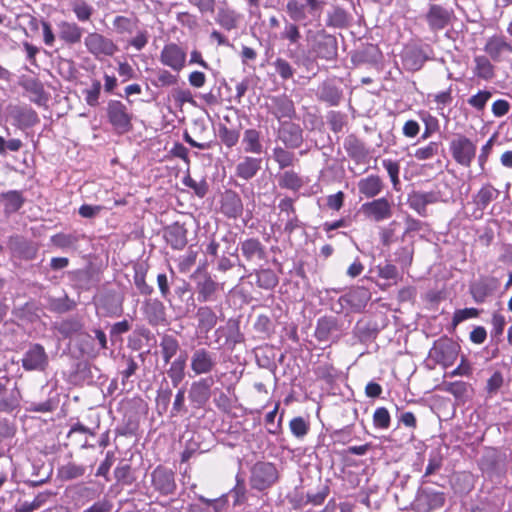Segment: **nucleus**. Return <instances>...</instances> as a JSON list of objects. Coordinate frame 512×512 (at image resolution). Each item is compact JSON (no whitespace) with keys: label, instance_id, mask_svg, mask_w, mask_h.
<instances>
[{"label":"nucleus","instance_id":"obj_41","mask_svg":"<svg viewBox=\"0 0 512 512\" xmlns=\"http://www.w3.org/2000/svg\"><path fill=\"white\" fill-rule=\"evenodd\" d=\"M440 389L452 394L457 399H462L467 393L468 385L464 381L443 382Z\"/></svg>","mask_w":512,"mask_h":512},{"label":"nucleus","instance_id":"obj_34","mask_svg":"<svg viewBox=\"0 0 512 512\" xmlns=\"http://www.w3.org/2000/svg\"><path fill=\"white\" fill-rule=\"evenodd\" d=\"M185 367H186V358L182 357V356L178 357L171 363V365L167 371V374H168L169 378L171 379L172 385L174 387H177L184 379Z\"/></svg>","mask_w":512,"mask_h":512},{"label":"nucleus","instance_id":"obj_28","mask_svg":"<svg viewBox=\"0 0 512 512\" xmlns=\"http://www.w3.org/2000/svg\"><path fill=\"white\" fill-rule=\"evenodd\" d=\"M242 145L246 153L261 154L263 152V144L260 132L252 128L245 130Z\"/></svg>","mask_w":512,"mask_h":512},{"label":"nucleus","instance_id":"obj_31","mask_svg":"<svg viewBox=\"0 0 512 512\" xmlns=\"http://www.w3.org/2000/svg\"><path fill=\"white\" fill-rule=\"evenodd\" d=\"M0 202L4 206L6 214L17 212L24 203V197L20 191L11 190L0 194Z\"/></svg>","mask_w":512,"mask_h":512},{"label":"nucleus","instance_id":"obj_23","mask_svg":"<svg viewBox=\"0 0 512 512\" xmlns=\"http://www.w3.org/2000/svg\"><path fill=\"white\" fill-rule=\"evenodd\" d=\"M221 211L229 218H237L242 214L241 198L234 192H226L221 203Z\"/></svg>","mask_w":512,"mask_h":512},{"label":"nucleus","instance_id":"obj_60","mask_svg":"<svg viewBox=\"0 0 512 512\" xmlns=\"http://www.w3.org/2000/svg\"><path fill=\"white\" fill-rule=\"evenodd\" d=\"M290 429L294 436L301 438L307 434L308 425L302 417H296L290 421Z\"/></svg>","mask_w":512,"mask_h":512},{"label":"nucleus","instance_id":"obj_57","mask_svg":"<svg viewBox=\"0 0 512 512\" xmlns=\"http://www.w3.org/2000/svg\"><path fill=\"white\" fill-rule=\"evenodd\" d=\"M100 91H101V83L97 80H95L92 83L91 88L86 89L84 91L85 101L89 106L95 107L98 105Z\"/></svg>","mask_w":512,"mask_h":512},{"label":"nucleus","instance_id":"obj_27","mask_svg":"<svg viewBox=\"0 0 512 512\" xmlns=\"http://www.w3.org/2000/svg\"><path fill=\"white\" fill-rule=\"evenodd\" d=\"M187 231L178 224L169 227L166 230L165 238L167 243L176 250H182L187 244Z\"/></svg>","mask_w":512,"mask_h":512},{"label":"nucleus","instance_id":"obj_47","mask_svg":"<svg viewBox=\"0 0 512 512\" xmlns=\"http://www.w3.org/2000/svg\"><path fill=\"white\" fill-rule=\"evenodd\" d=\"M286 11L293 21H301L306 18L305 6L297 0H289L286 4Z\"/></svg>","mask_w":512,"mask_h":512},{"label":"nucleus","instance_id":"obj_8","mask_svg":"<svg viewBox=\"0 0 512 512\" xmlns=\"http://www.w3.org/2000/svg\"><path fill=\"white\" fill-rule=\"evenodd\" d=\"M186 51L175 43L164 45L160 52V62L175 72H180L186 64Z\"/></svg>","mask_w":512,"mask_h":512},{"label":"nucleus","instance_id":"obj_24","mask_svg":"<svg viewBox=\"0 0 512 512\" xmlns=\"http://www.w3.org/2000/svg\"><path fill=\"white\" fill-rule=\"evenodd\" d=\"M261 159L246 156L236 166V175L244 180L253 178L261 169Z\"/></svg>","mask_w":512,"mask_h":512},{"label":"nucleus","instance_id":"obj_45","mask_svg":"<svg viewBox=\"0 0 512 512\" xmlns=\"http://www.w3.org/2000/svg\"><path fill=\"white\" fill-rule=\"evenodd\" d=\"M218 136L225 146L231 148L238 143L240 135L239 131L229 129L224 125H220L218 130Z\"/></svg>","mask_w":512,"mask_h":512},{"label":"nucleus","instance_id":"obj_55","mask_svg":"<svg viewBox=\"0 0 512 512\" xmlns=\"http://www.w3.org/2000/svg\"><path fill=\"white\" fill-rule=\"evenodd\" d=\"M383 167L386 169L390 180L394 187H396L400 180H399V172H400V165L397 161H393L391 159H384L382 161Z\"/></svg>","mask_w":512,"mask_h":512},{"label":"nucleus","instance_id":"obj_46","mask_svg":"<svg viewBox=\"0 0 512 512\" xmlns=\"http://www.w3.org/2000/svg\"><path fill=\"white\" fill-rule=\"evenodd\" d=\"M345 149L348 154L356 160H361L366 156L367 153L363 144L352 137L346 140Z\"/></svg>","mask_w":512,"mask_h":512},{"label":"nucleus","instance_id":"obj_18","mask_svg":"<svg viewBox=\"0 0 512 512\" xmlns=\"http://www.w3.org/2000/svg\"><path fill=\"white\" fill-rule=\"evenodd\" d=\"M144 314L151 325L166 324V309L158 299H148L144 302Z\"/></svg>","mask_w":512,"mask_h":512},{"label":"nucleus","instance_id":"obj_6","mask_svg":"<svg viewBox=\"0 0 512 512\" xmlns=\"http://www.w3.org/2000/svg\"><path fill=\"white\" fill-rule=\"evenodd\" d=\"M460 346L451 339H440L434 344L431 355L440 364L445 367L451 366L456 361Z\"/></svg>","mask_w":512,"mask_h":512},{"label":"nucleus","instance_id":"obj_64","mask_svg":"<svg viewBox=\"0 0 512 512\" xmlns=\"http://www.w3.org/2000/svg\"><path fill=\"white\" fill-rule=\"evenodd\" d=\"M328 124L334 132H340L345 125V116L340 112L332 111L328 114Z\"/></svg>","mask_w":512,"mask_h":512},{"label":"nucleus","instance_id":"obj_52","mask_svg":"<svg viewBox=\"0 0 512 512\" xmlns=\"http://www.w3.org/2000/svg\"><path fill=\"white\" fill-rule=\"evenodd\" d=\"M178 76L172 74L168 70L161 69L157 72V80L153 83L157 87H168L176 85Z\"/></svg>","mask_w":512,"mask_h":512},{"label":"nucleus","instance_id":"obj_16","mask_svg":"<svg viewBox=\"0 0 512 512\" xmlns=\"http://www.w3.org/2000/svg\"><path fill=\"white\" fill-rule=\"evenodd\" d=\"M452 16V10L433 4L426 14V20L431 30L438 31L444 29L450 23Z\"/></svg>","mask_w":512,"mask_h":512},{"label":"nucleus","instance_id":"obj_58","mask_svg":"<svg viewBox=\"0 0 512 512\" xmlns=\"http://www.w3.org/2000/svg\"><path fill=\"white\" fill-rule=\"evenodd\" d=\"M479 315V310L476 308H464L456 310L452 319V323L454 326H457L459 323L471 319L476 318Z\"/></svg>","mask_w":512,"mask_h":512},{"label":"nucleus","instance_id":"obj_37","mask_svg":"<svg viewBox=\"0 0 512 512\" xmlns=\"http://www.w3.org/2000/svg\"><path fill=\"white\" fill-rule=\"evenodd\" d=\"M52 493L49 491L39 493L32 501H24L20 504L19 512H34L44 506Z\"/></svg>","mask_w":512,"mask_h":512},{"label":"nucleus","instance_id":"obj_30","mask_svg":"<svg viewBox=\"0 0 512 512\" xmlns=\"http://www.w3.org/2000/svg\"><path fill=\"white\" fill-rule=\"evenodd\" d=\"M241 252L248 260H262L265 258V248L258 239L250 238L241 243Z\"/></svg>","mask_w":512,"mask_h":512},{"label":"nucleus","instance_id":"obj_12","mask_svg":"<svg viewBox=\"0 0 512 512\" xmlns=\"http://www.w3.org/2000/svg\"><path fill=\"white\" fill-rule=\"evenodd\" d=\"M48 365V356L40 344L32 345L22 358V367L26 371H43Z\"/></svg>","mask_w":512,"mask_h":512},{"label":"nucleus","instance_id":"obj_10","mask_svg":"<svg viewBox=\"0 0 512 512\" xmlns=\"http://www.w3.org/2000/svg\"><path fill=\"white\" fill-rule=\"evenodd\" d=\"M217 365L216 356L205 348L196 349L190 359V368L195 375L211 373Z\"/></svg>","mask_w":512,"mask_h":512},{"label":"nucleus","instance_id":"obj_48","mask_svg":"<svg viewBox=\"0 0 512 512\" xmlns=\"http://www.w3.org/2000/svg\"><path fill=\"white\" fill-rule=\"evenodd\" d=\"M390 413L385 407H379L374 411L373 424L378 429H388L390 426Z\"/></svg>","mask_w":512,"mask_h":512},{"label":"nucleus","instance_id":"obj_50","mask_svg":"<svg viewBox=\"0 0 512 512\" xmlns=\"http://www.w3.org/2000/svg\"><path fill=\"white\" fill-rule=\"evenodd\" d=\"M281 38L288 40L290 44H297L301 38L299 27L295 23L286 21Z\"/></svg>","mask_w":512,"mask_h":512},{"label":"nucleus","instance_id":"obj_1","mask_svg":"<svg viewBox=\"0 0 512 512\" xmlns=\"http://www.w3.org/2000/svg\"><path fill=\"white\" fill-rule=\"evenodd\" d=\"M449 149L453 159L464 167H469L476 156V145L464 135L452 139Z\"/></svg>","mask_w":512,"mask_h":512},{"label":"nucleus","instance_id":"obj_59","mask_svg":"<svg viewBox=\"0 0 512 512\" xmlns=\"http://www.w3.org/2000/svg\"><path fill=\"white\" fill-rule=\"evenodd\" d=\"M491 93L489 91H479L477 94L471 96L468 99V103L470 106L477 110H482L487 101L490 99Z\"/></svg>","mask_w":512,"mask_h":512},{"label":"nucleus","instance_id":"obj_21","mask_svg":"<svg viewBox=\"0 0 512 512\" xmlns=\"http://www.w3.org/2000/svg\"><path fill=\"white\" fill-rule=\"evenodd\" d=\"M359 193L366 198H374L378 196L384 187L382 179L378 175H369L358 181Z\"/></svg>","mask_w":512,"mask_h":512},{"label":"nucleus","instance_id":"obj_15","mask_svg":"<svg viewBox=\"0 0 512 512\" xmlns=\"http://www.w3.org/2000/svg\"><path fill=\"white\" fill-rule=\"evenodd\" d=\"M151 480L153 487L161 494H172L176 489L174 473L167 468L158 466L151 473Z\"/></svg>","mask_w":512,"mask_h":512},{"label":"nucleus","instance_id":"obj_53","mask_svg":"<svg viewBox=\"0 0 512 512\" xmlns=\"http://www.w3.org/2000/svg\"><path fill=\"white\" fill-rule=\"evenodd\" d=\"M85 473V468L76 463H68L60 468V474L66 479H74L82 476Z\"/></svg>","mask_w":512,"mask_h":512},{"label":"nucleus","instance_id":"obj_62","mask_svg":"<svg viewBox=\"0 0 512 512\" xmlns=\"http://www.w3.org/2000/svg\"><path fill=\"white\" fill-rule=\"evenodd\" d=\"M433 98L436 103L437 110H443L447 105L452 103V88L449 87L447 90L433 95Z\"/></svg>","mask_w":512,"mask_h":512},{"label":"nucleus","instance_id":"obj_13","mask_svg":"<svg viewBox=\"0 0 512 512\" xmlns=\"http://www.w3.org/2000/svg\"><path fill=\"white\" fill-rule=\"evenodd\" d=\"M213 380L211 378H200L191 384L189 390V399L197 408L204 407L210 397Z\"/></svg>","mask_w":512,"mask_h":512},{"label":"nucleus","instance_id":"obj_61","mask_svg":"<svg viewBox=\"0 0 512 512\" xmlns=\"http://www.w3.org/2000/svg\"><path fill=\"white\" fill-rule=\"evenodd\" d=\"M378 276L385 280H394L398 278V269L395 265L386 263L385 265H379L377 267Z\"/></svg>","mask_w":512,"mask_h":512},{"label":"nucleus","instance_id":"obj_11","mask_svg":"<svg viewBox=\"0 0 512 512\" xmlns=\"http://www.w3.org/2000/svg\"><path fill=\"white\" fill-rule=\"evenodd\" d=\"M499 286V280L495 277H480L471 283L469 291L476 303H483L496 292Z\"/></svg>","mask_w":512,"mask_h":512},{"label":"nucleus","instance_id":"obj_35","mask_svg":"<svg viewBox=\"0 0 512 512\" xmlns=\"http://www.w3.org/2000/svg\"><path fill=\"white\" fill-rule=\"evenodd\" d=\"M279 185L282 188L298 191L304 185V181L296 172L290 170L280 175Z\"/></svg>","mask_w":512,"mask_h":512},{"label":"nucleus","instance_id":"obj_49","mask_svg":"<svg viewBox=\"0 0 512 512\" xmlns=\"http://www.w3.org/2000/svg\"><path fill=\"white\" fill-rule=\"evenodd\" d=\"M216 290V283L210 279L205 278L198 283V299L200 301H207Z\"/></svg>","mask_w":512,"mask_h":512},{"label":"nucleus","instance_id":"obj_14","mask_svg":"<svg viewBox=\"0 0 512 512\" xmlns=\"http://www.w3.org/2000/svg\"><path fill=\"white\" fill-rule=\"evenodd\" d=\"M8 116L13 120V124L20 129L34 126L38 122L37 113L31 108L9 105L7 107Z\"/></svg>","mask_w":512,"mask_h":512},{"label":"nucleus","instance_id":"obj_2","mask_svg":"<svg viewBox=\"0 0 512 512\" xmlns=\"http://www.w3.org/2000/svg\"><path fill=\"white\" fill-rule=\"evenodd\" d=\"M109 122L118 133H125L131 129V115L127 107L118 100H111L107 105Z\"/></svg>","mask_w":512,"mask_h":512},{"label":"nucleus","instance_id":"obj_51","mask_svg":"<svg viewBox=\"0 0 512 512\" xmlns=\"http://www.w3.org/2000/svg\"><path fill=\"white\" fill-rule=\"evenodd\" d=\"M134 33L136 34L128 41V45L141 51L149 41V33L146 29H139V27Z\"/></svg>","mask_w":512,"mask_h":512},{"label":"nucleus","instance_id":"obj_63","mask_svg":"<svg viewBox=\"0 0 512 512\" xmlns=\"http://www.w3.org/2000/svg\"><path fill=\"white\" fill-rule=\"evenodd\" d=\"M492 330L491 335L493 337H499L503 334L506 325L505 317L500 313H494L491 319Z\"/></svg>","mask_w":512,"mask_h":512},{"label":"nucleus","instance_id":"obj_17","mask_svg":"<svg viewBox=\"0 0 512 512\" xmlns=\"http://www.w3.org/2000/svg\"><path fill=\"white\" fill-rule=\"evenodd\" d=\"M279 139L288 148H298L303 142L302 129L297 124L283 122L279 129Z\"/></svg>","mask_w":512,"mask_h":512},{"label":"nucleus","instance_id":"obj_42","mask_svg":"<svg viewBox=\"0 0 512 512\" xmlns=\"http://www.w3.org/2000/svg\"><path fill=\"white\" fill-rule=\"evenodd\" d=\"M72 10L75 13L77 19L81 22L88 21L93 14V7L84 0H76L72 4Z\"/></svg>","mask_w":512,"mask_h":512},{"label":"nucleus","instance_id":"obj_19","mask_svg":"<svg viewBox=\"0 0 512 512\" xmlns=\"http://www.w3.org/2000/svg\"><path fill=\"white\" fill-rule=\"evenodd\" d=\"M484 51L492 60L498 62L503 54L512 52V45L503 36H492L487 40Z\"/></svg>","mask_w":512,"mask_h":512},{"label":"nucleus","instance_id":"obj_36","mask_svg":"<svg viewBox=\"0 0 512 512\" xmlns=\"http://www.w3.org/2000/svg\"><path fill=\"white\" fill-rule=\"evenodd\" d=\"M348 13L340 7H333L327 14V25L342 28L348 25Z\"/></svg>","mask_w":512,"mask_h":512},{"label":"nucleus","instance_id":"obj_33","mask_svg":"<svg viewBox=\"0 0 512 512\" xmlns=\"http://www.w3.org/2000/svg\"><path fill=\"white\" fill-rule=\"evenodd\" d=\"M474 62L475 76L484 80H490L494 77V66L486 56H476Z\"/></svg>","mask_w":512,"mask_h":512},{"label":"nucleus","instance_id":"obj_43","mask_svg":"<svg viewBox=\"0 0 512 512\" xmlns=\"http://www.w3.org/2000/svg\"><path fill=\"white\" fill-rule=\"evenodd\" d=\"M257 283L264 289H272L278 284V277L270 269H262L257 273Z\"/></svg>","mask_w":512,"mask_h":512},{"label":"nucleus","instance_id":"obj_56","mask_svg":"<svg viewBox=\"0 0 512 512\" xmlns=\"http://www.w3.org/2000/svg\"><path fill=\"white\" fill-rule=\"evenodd\" d=\"M273 65L275 67V71L284 80L289 79L294 75V69L289 62L283 58H277Z\"/></svg>","mask_w":512,"mask_h":512},{"label":"nucleus","instance_id":"obj_54","mask_svg":"<svg viewBox=\"0 0 512 512\" xmlns=\"http://www.w3.org/2000/svg\"><path fill=\"white\" fill-rule=\"evenodd\" d=\"M439 144L437 142H430L427 146L418 148L414 157L417 160H429L432 159L438 153Z\"/></svg>","mask_w":512,"mask_h":512},{"label":"nucleus","instance_id":"obj_39","mask_svg":"<svg viewBox=\"0 0 512 512\" xmlns=\"http://www.w3.org/2000/svg\"><path fill=\"white\" fill-rule=\"evenodd\" d=\"M161 353L165 363H168L172 357H174L179 349L178 341L172 336H165L162 338Z\"/></svg>","mask_w":512,"mask_h":512},{"label":"nucleus","instance_id":"obj_4","mask_svg":"<svg viewBox=\"0 0 512 512\" xmlns=\"http://www.w3.org/2000/svg\"><path fill=\"white\" fill-rule=\"evenodd\" d=\"M277 478V469L272 463L259 462L252 469L251 484L255 489L264 490L274 484Z\"/></svg>","mask_w":512,"mask_h":512},{"label":"nucleus","instance_id":"obj_7","mask_svg":"<svg viewBox=\"0 0 512 512\" xmlns=\"http://www.w3.org/2000/svg\"><path fill=\"white\" fill-rule=\"evenodd\" d=\"M341 335L342 331L335 317L324 316L317 320L314 336L319 342H336Z\"/></svg>","mask_w":512,"mask_h":512},{"label":"nucleus","instance_id":"obj_3","mask_svg":"<svg viewBox=\"0 0 512 512\" xmlns=\"http://www.w3.org/2000/svg\"><path fill=\"white\" fill-rule=\"evenodd\" d=\"M84 43L87 50L96 58L113 56L118 51V47L113 40L96 32L89 33L85 37Z\"/></svg>","mask_w":512,"mask_h":512},{"label":"nucleus","instance_id":"obj_9","mask_svg":"<svg viewBox=\"0 0 512 512\" xmlns=\"http://www.w3.org/2000/svg\"><path fill=\"white\" fill-rule=\"evenodd\" d=\"M445 495L433 489H420L415 499V506L419 512H433L444 506Z\"/></svg>","mask_w":512,"mask_h":512},{"label":"nucleus","instance_id":"obj_5","mask_svg":"<svg viewBox=\"0 0 512 512\" xmlns=\"http://www.w3.org/2000/svg\"><path fill=\"white\" fill-rule=\"evenodd\" d=\"M360 211L367 219L381 222L392 216V203L382 197L362 204Z\"/></svg>","mask_w":512,"mask_h":512},{"label":"nucleus","instance_id":"obj_20","mask_svg":"<svg viewBox=\"0 0 512 512\" xmlns=\"http://www.w3.org/2000/svg\"><path fill=\"white\" fill-rule=\"evenodd\" d=\"M438 201V195L435 192L415 191L409 195L408 204L419 215L426 216V206Z\"/></svg>","mask_w":512,"mask_h":512},{"label":"nucleus","instance_id":"obj_40","mask_svg":"<svg viewBox=\"0 0 512 512\" xmlns=\"http://www.w3.org/2000/svg\"><path fill=\"white\" fill-rule=\"evenodd\" d=\"M317 55L324 59H332L336 55V41L328 36L317 44Z\"/></svg>","mask_w":512,"mask_h":512},{"label":"nucleus","instance_id":"obj_44","mask_svg":"<svg viewBox=\"0 0 512 512\" xmlns=\"http://www.w3.org/2000/svg\"><path fill=\"white\" fill-rule=\"evenodd\" d=\"M273 159L278 163L281 169H284L293 165L295 156L292 152H289L282 147H275L273 149Z\"/></svg>","mask_w":512,"mask_h":512},{"label":"nucleus","instance_id":"obj_26","mask_svg":"<svg viewBox=\"0 0 512 512\" xmlns=\"http://www.w3.org/2000/svg\"><path fill=\"white\" fill-rule=\"evenodd\" d=\"M272 113L278 120L282 118H293L295 115L294 103L287 96H277L272 98Z\"/></svg>","mask_w":512,"mask_h":512},{"label":"nucleus","instance_id":"obj_22","mask_svg":"<svg viewBox=\"0 0 512 512\" xmlns=\"http://www.w3.org/2000/svg\"><path fill=\"white\" fill-rule=\"evenodd\" d=\"M500 191L491 184L483 185L480 190L473 195V203L480 212H483L492 201L496 200Z\"/></svg>","mask_w":512,"mask_h":512},{"label":"nucleus","instance_id":"obj_38","mask_svg":"<svg viewBox=\"0 0 512 512\" xmlns=\"http://www.w3.org/2000/svg\"><path fill=\"white\" fill-rule=\"evenodd\" d=\"M216 21L224 29L230 31L237 27L238 15L233 10L220 9Z\"/></svg>","mask_w":512,"mask_h":512},{"label":"nucleus","instance_id":"obj_29","mask_svg":"<svg viewBox=\"0 0 512 512\" xmlns=\"http://www.w3.org/2000/svg\"><path fill=\"white\" fill-rule=\"evenodd\" d=\"M59 37L68 44L80 42L82 37V29L72 22L62 21L58 24Z\"/></svg>","mask_w":512,"mask_h":512},{"label":"nucleus","instance_id":"obj_32","mask_svg":"<svg viewBox=\"0 0 512 512\" xmlns=\"http://www.w3.org/2000/svg\"><path fill=\"white\" fill-rule=\"evenodd\" d=\"M196 317L198 319V327L205 333L212 330L217 324V316L210 307H200L197 310Z\"/></svg>","mask_w":512,"mask_h":512},{"label":"nucleus","instance_id":"obj_25","mask_svg":"<svg viewBox=\"0 0 512 512\" xmlns=\"http://www.w3.org/2000/svg\"><path fill=\"white\" fill-rule=\"evenodd\" d=\"M112 26L118 35H132L139 27V19L135 15H118L113 19Z\"/></svg>","mask_w":512,"mask_h":512}]
</instances>
